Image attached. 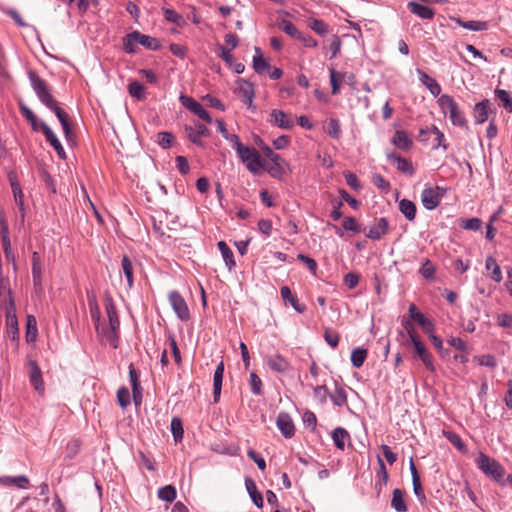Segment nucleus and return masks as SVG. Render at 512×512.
I'll use <instances>...</instances> for the list:
<instances>
[{"label":"nucleus","instance_id":"29","mask_svg":"<svg viewBox=\"0 0 512 512\" xmlns=\"http://www.w3.org/2000/svg\"><path fill=\"white\" fill-rule=\"evenodd\" d=\"M488 108L489 102L487 100L475 105L474 119L476 123L482 124L488 119Z\"/></svg>","mask_w":512,"mask_h":512},{"label":"nucleus","instance_id":"38","mask_svg":"<svg viewBox=\"0 0 512 512\" xmlns=\"http://www.w3.org/2000/svg\"><path fill=\"white\" fill-rule=\"evenodd\" d=\"M456 22L461 26L462 28L471 30V31H484L488 29L487 22L483 21H464L460 18L456 20Z\"/></svg>","mask_w":512,"mask_h":512},{"label":"nucleus","instance_id":"24","mask_svg":"<svg viewBox=\"0 0 512 512\" xmlns=\"http://www.w3.org/2000/svg\"><path fill=\"white\" fill-rule=\"evenodd\" d=\"M418 74L421 83L426 86L433 96H438L441 93V87L435 79L431 78L422 70H418Z\"/></svg>","mask_w":512,"mask_h":512},{"label":"nucleus","instance_id":"46","mask_svg":"<svg viewBox=\"0 0 512 512\" xmlns=\"http://www.w3.org/2000/svg\"><path fill=\"white\" fill-rule=\"evenodd\" d=\"M498 100L501 102L502 106L509 112H512V98L506 90L497 89L495 91Z\"/></svg>","mask_w":512,"mask_h":512},{"label":"nucleus","instance_id":"57","mask_svg":"<svg viewBox=\"0 0 512 512\" xmlns=\"http://www.w3.org/2000/svg\"><path fill=\"white\" fill-rule=\"evenodd\" d=\"M249 383L252 393L255 395H260L262 392V381L255 372L250 374Z\"/></svg>","mask_w":512,"mask_h":512},{"label":"nucleus","instance_id":"31","mask_svg":"<svg viewBox=\"0 0 512 512\" xmlns=\"http://www.w3.org/2000/svg\"><path fill=\"white\" fill-rule=\"evenodd\" d=\"M388 157H389V159H391L397 163V169L399 171H401L405 174H408V175L414 174V169L412 167V164L407 159L402 158L401 156L396 155V154H391Z\"/></svg>","mask_w":512,"mask_h":512},{"label":"nucleus","instance_id":"61","mask_svg":"<svg viewBox=\"0 0 512 512\" xmlns=\"http://www.w3.org/2000/svg\"><path fill=\"white\" fill-rule=\"evenodd\" d=\"M342 226L347 231H352L355 233L360 232V226L358 225V223L354 217H346L343 220Z\"/></svg>","mask_w":512,"mask_h":512},{"label":"nucleus","instance_id":"16","mask_svg":"<svg viewBox=\"0 0 512 512\" xmlns=\"http://www.w3.org/2000/svg\"><path fill=\"white\" fill-rule=\"evenodd\" d=\"M266 362L269 368L277 373H286L291 369L290 362L280 354L267 357Z\"/></svg>","mask_w":512,"mask_h":512},{"label":"nucleus","instance_id":"45","mask_svg":"<svg viewBox=\"0 0 512 512\" xmlns=\"http://www.w3.org/2000/svg\"><path fill=\"white\" fill-rule=\"evenodd\" d=\"M326 132L334 139H339L341 136V127L338 119L331 118L326 126Z\"/></svg>","mask_w":512,"mask_h":512},{"label":"nucleus","instance_id":"33","mask_svg":"<svg viewBox=\"0 0 512 512\" xmlns=\"http://www.w3.org/2000/svg\"><path fill=\"white\" fill-rule=\"evenodd\" d=\"M135 36H137L138 44H141L142 46H144L147 49L158 50L160 47L158 40L154 37H151V36H148L145 34H141L138 31H136Z\"/></svg>","mask_w":512,"mask_h":512},{"label":"nucleus","instance_id":"17","mask_svg":"<svg viewBox=\"0 0 512 512\" xmlns=\"http://www.w3.org/2000/svg\"><path fill=\"white\" fill-rule=\"evenodd\" d=\"M42 133L44 134L47 142H49L50 145L54 148L57 155L61 159H65V150H64L61 142L59 141V139L56 137L55 133L52 131V129L47 124L42 125Z\"/></svg>","mask_w":512,"mask_h":512},{"label":"nucleus","instance_id":"13","mask_svg":"<svg viewBox=\"0 0 512 512\" xmlns=\"http://www.w3.org/2000/svg\"><path fill=\"white\" fill-rule=\"evenodd\" d=\"M185 133L192 143L202 145L201 139L202 137H207L209 135V130L205 125L197 122L194 127L185 126Z\"/></svg>","mask_w":512,"mask_h":512},{"label":"nucleus","instance_id":"30","mask_svg":"<svg viewBox=\"0 0 512 512\" xmlns=\"http://www.w3.org/2000/svg\"><path fill=\"white\" fill-rule=\"evenodd\" d=\"M391 506L394 508L397 512H406L407 506L404 499V492L400 489H394L392 500H391Z\"/></svg>","mask_w":512,"mask_h":512},{"label":"nucleus","instance_id":"21","mask_svg":"<svg viewBox=\"0 0 512 512\" xmlns=\"http://www.w3.org/2000/svg\"><path fill=\"white\" fill-rule=\"evenodd\" d=\"M129 377L130 382L132 385V393H133V399L136 405H139L141 403L142 399V389L139 382V374L137 371L133 368H130L129 371Z\"/></svg>","mask_w":512,"mask_h":512},{"label":"nucleus","instance_id":"20","mask_svg":"<svg viewBox=\"0 0 512 512\" xmlns=\"http://www.w3.org/2000/svg\"><path fill=\"white\" fill-rule=\"evenodd\" d=\"M388 232V221L386 218H379L374 226L367 233V237L372 240H380Z\"/></svg>","mask_w":512,"mask_h":512},{"label":"nucleus","instance_id":"12","mask_svg":"<svg viewBox=\"0 0 512 512\" xmlns=\"http://www.w3.org/2000/svg\"><path fill=\"white\" fill-rule=\"evenodd\" d=\"M276 425L284 437L291 438L294 436L295 425L293 423L291 416L288 413H279L277 416Z\"/></svg>","mask_w":512,"mask_h":512},{"label":"nucleus","instance_id":"3","mask_svg":"<svg viewBox=\"0 0 512 512\" xmlns=\"http://www.w3.org/2000/svg\"><path fill=\"white\" fill-rule=\"evenodd\" d=\"M475 463L477 467L488 477H491L496 482L504 485V476L505 469L504 467L497 462L495 459L489 457L488 455L480 452L477 458L475 459Z\"/></svg>","mask_w":512,"mask_h":512},{"label":"nucleus","instance_id":"6","mask_svg":"<svg viewBox=\"0 0 512 512\" xmlns=\"http://www.w3.org/2000/svg\"><path fill=\"white\" fill-rule=\"evenodd\" d=\"M409 347L413 348L414 356L417 357L423 363V365L425 366V368L428 371H430L432 373H434L436 371L434 358H433L432 354L429 352V350L427 349V347L424 344V342L422 341V339L410 344Z\"/></svg>","mask_w":512,"mask_h":512},{"label":"nucleus","instance_id":"63","mask_svg":"<svg viewBox=\"0 0 512 512\" xmlns=\"http://www.w3.org/2000/svg\"><path fill=\"white\" fill-rule=\"evenodd\" d=\"M359 279L357 273L350 272L344 276V283L349 289H353L358 285Z\"/></svg>","mask_w":512,"mask_h":512},{"label":"nucleus","instance_id":"55","mask_svg":"<svg viewBox=\"0 0 512 512\" xmlns=\"http://www.w3.org/2000/svg\"><path fill=\"white\" fill-rule=\"evenodd\" d=\"M117 401L122 408H126L130 404V393L126 387L118 389Z\"/></svg>","mask_w":512,"mask_h":512},{"label":"nucleus","instance_id":"52","mask_svg":"<svg viewBox=\"0 0 512 512\" xmlns=\"http://www.w3.org/2000/svg\"><path fill=\"white\" fill-rule=\"evenodd\" d=\"M171 431H172L175 441L182 439L184 430H183L182 422L179 418L174 417L171 420Z\"/></svg>","mask_w":512,"mask_h":512},{"label":"nucleus","instance_id":"11","mask_svg":"<svg viewBox=\"0 0 512 512\" xmlns=\"http://www.w3.org/2000/svg\"><path fill=\"white\" fill-rule=\"evenodd\" d=\"M170 304L181 320H188L190 317L189 309L184 298L176 291L169 295Z\"/></svg>","mask_w":512,"mask_h":512},{"label":"nucleus","instance_id":"19","mask_svg":"<svg viewBox=\"0 0 512 512\" xmlns=\"http://www.w3.org/2000/svg\"><path fill=\"white\" fill-rule=\"evenodd\" d=\"M32 276L35 287H41L42 283V259L38 252H33L31 257Z\"/></svg>","mask_w":512,"mask_h":512},{"label":"nucleus","instance_id":"5","mask_svg":"<svg viewBox=\"0 0 512 512\" xmlns=\"http://www.w3.org/2000/svg\"><path fill=\"white\" fill-rule=\"evenodd\" d=\"M243 150L237 153L239 158L251 173L257 174L263 168L260 153L255 148L248 146H245Z\"/></svg>","mask_w":512,"mask_h":512},{"label":"nucleus","instance_id":"58","mask_svg":"<svg viewBox=\"0 0 512 512\" xmlns=\"http://www.w3.org/2000/svg\"><path fill=\"white\" fill-rule=\"evenodd\" d=\"M324 339L332 348H336L338 346L340 336L336 331L328 328L324 332Z\"/></svg>","mask_w":512,"mask_h":512},{"label":"nucleus","instance_id":"42","mask_svg":"<svg viewBox=\"0 0 512 512\" xmlns=\"http://www.w3.org/2000/svg\"><path fill=\"white\" fill-rule=\"evenodd\" d=\"M128 91L132 97H135L138 100L145 99V88L144 86L138 82L133 81L128 85Z\"/></svg>","mask_w":512,"mask_h":512},{"label":"nucleus","instance_id":"32","mask_svg":"<svg viewBox=\"0 0 512 512\" xmlns=\"http://www.w3.org/2000/svg\"><path fill=\"white\" fill-rule=\"evenodd\" d=\"M485 267L488 271H491L490 277L494 281L500 282L502 280L501 269L497 264L496 260L492 256L487 257Z\"/></svg>","mask_w":512,"mask_h":512},{"label":"nucleus","instance_id":"44","mask_svg":"<svg viewBox=\"0 0 512 512\" xmlns=\"http://www.w3.org/2000/svg\"><path fill=\"white\" fill-rule=\"evenodd\" d=\"M121 266H122V271H123L124 275L126 276L128 286L132 287V285H133V265H132V262L130 261V259L128 258V256H126V255L123 256Z\"/></svg>","mask_w":512,"mask_h":512},{"label":"nucleus","instance_id":"34","mask_svg":"<svg viewBox=\"0 0 512 512\" xmlns=\"http://www.w3.org/2000/svg\"><path fill=\"white\" fill-rule=\"evenodd\" d=\"M217 245L228 269L231 270L235 266L233 252L224 241H219Z\"/></svg>","mask_w":512,"mask_h":512},{"label":"nucleus","instance_id":"59","mask_svg":"<svg viewBox=\"0 0 512 512\" xmlns=\"http://www.w3.org/2000/svg\"><path fill=\"white\" fill-rule=\"evenodd\" d=\"M331 400L337 406H343L347 402L346 392L343 388H337L335 392L331 395Z\"/></svg>","mask_w":512,"mask_h":512},{"label":"nucleus","instance_id":"2","mask_svg":"<svg viewBox=\"0 0 512 512\" xmlns=\"http://www.w3.org/2000/svg\"><path fill=\"white\" fill-rule=\"evenodd\" d=\"M29 79L33 90L35 91L38 99L48 109L53 111L58 118L66 138L68 139L71 135V126L69 123L68 114L60 107L59 102L55 99L52 94L50 86L45 80L40 78L35 72H29Z\"/></svg>","mask_w":512,"mask_h":512},{"label":"nucleus","instance_id":"8","mask_svg":"<svg viewBox=\"0 0 512 512\" xmlns=\"http://www.w3.org/2000/svg\"><path fill=\"white\" fill-rule=\"evenodd\" d=\"M268 122L281 129L290 130L294 127V121L291 115L279 109H273L269 114Z\"/></svg>","mask_w":512,"mask_h":512},{"label":"nucleus","instance_id":"1","mask_svg":"<svg viewBox=\"0 0 512 512\" xmlns=\"http://www.w3.org/2000/svg\"><path fill=\"white\" fill-rule=\"evenodd\" d=\"M88 305L97 334L105 339L113 348H117L120 321L112 297L107 295L104 300L108 324L101 323L100 307L94 296L89 297Z\"/></svg>","mask_w":512,"mask_h":512},{"label":"nucleus","instance_id":"25","mask_svg":"<svg viewBox=\"0 0 512 512\" xmlns=\"http://www.w3.org/2000/svg\"><path fill=\"white\" fill-rule=\"evenodd\" d=\"M408 8L413 14L419 16L422 19H432L434 17V11L431 8L419 3L410 2L408 4Z\"/></svg>","mask_w":512,"mask_h":512},{"label":"nucleus","instance_id":"28","mask_svg":"<svg viewBox=\"0 0 512 512\" xmlns=\"http://www.w3.org/2000/svg\"><path fill=\"white\" fill-rule=\"evenodd\" d=\"M399 210L409 221H413L416 217V205L408 199H402L399 202Z\"/></svg>","mask_w":512,"mask_h":512},{"label":"nucleus","instance_id":"4","mask_svg":"<svg viewBox=\"0 0 512 512\" xmlns=\"http://www.w3.org/2000/svg\"><path fill=\"white\" fill-rule=\"evenodd\" d=\"M438 104L444 113H449V118L454 125L467 127V120L464 114L451 96L447 94L441 95L438 98Z\"/></svg>","mask_w":512,"mask_h":512},{"label":"nucleus","instance_id":"23","mask_svg":"<svg viewBox=\"0 0 512 512\" xmlns=\"http://www.w3.org/2000/svg\"><path fill=\"white\" fill-rule=\"evenodd\" d=\"M392 142L395 146L402 150H408L413 143L410 135L403 130H397L395 132Z\"/></svg>","mask_w":512,"mask_h":512},{"label":"nucleus","instance_id":"62","mask_svg":"<svg viewBox=\"0 0 512 512\" xmlns=\"http://www.w3.org/2000/svg\"><path fill=\"white\" fill-rule=\"evenodd\" d=\"M420 273L425 279H431L434 276L435 268L429 260H426L420 268Z\"/></svg>","mask_w":512,"mask_h":512},{"label":"nucleus","instance_id":"49","mask_svg":"<svg viewBox=\"0 0 512 512\" xmlns=\"http://www.w3.org/2000/svg\"><path fill=\"white\" fill-rule=\"evenodd\" d=\"M269 63L263 58V55H254L253 57V68L256 73L262 74L269 68Z\"/></svg>","mask_w":512,"mask_h":512},{"label":"nucleus","instance_id":"64","mask_svg":"<svg viewBox=\"0 0 512 512\" xmlns=\"http://www.w3.org/2000/svg\"><path fill=\"white\" fill-rule=\"evenodd\" d=\"M497 324L504 328L512 327V315L503 313L497 316Z\"/></svg>","mask_w":512,"mask_h":512},{"label":"nucleus","instance_id":"56","mask_svg":"<svg viewBox=\"0 0 512 512\" xmlns=\"http://www.w3.org/2000/svg\"><path fill=\"white\" fill-rule=\"evenodd\" d=\"M262 150L265 157H267L276 166L281 167L283 159L279 154L275 153L269 146L263 147Z\"/></svg>","mask_w":512,"mask_h":512},{"label":"nucleus","instance_id":"9","mask_svg":"<svg viewBox=\"0 0 512 512\" xmlns=\"http://www.w3.org/2000/svg\"><path fill=\"white\" fill-rule=\"evenodd\" d=\"M180 100L183 104V106L197 115L199 118L204 120L207 123H211L212 119L209 115V113L204 109V107L197 102L194 98L188 97V96H181Z\"/></svg>","mask_w":512,"mask_h":512},{"label":"nucleus","instance_id":"27","mask_svg":"<svg viewBox=\"0 0 512 512\" xmlns=\"http://www.w3.org/2000/svg\"><path fill=\"white\" fill-rule=\"evenodd\" d=\"M332 439L338 449L344 450L345 442L350 439V435L344 428L337 427L332 432Z\"/></svg>","mask_w":512,"mask_h":512},{"label":"nucleus","instance_id":"48","mask_svg":"<svg viewBox=\"0 0 512 512\" xmlns=\"http://www.w3.org/2000/svg\"><path fill=\"white\" fill-rule=\"evenodd\" d=\"M279 27L283 32L290 35L291 37L301 38V32L298 31V29L292 22L283 20L280 23Z\"/></svg>","mask_w":512,"mask_h":512},{"label":"nucleus","instance_id":"51","mask_svg":"<svg viewBox=\"0 0 512 512\" xmlns=\"http://www.w3.org/2000/svg\"><path fill=\"white\" fill-rule=\"evenodd\" d=\"M174 142V136L170 132H160L157 134V143L164 149L172 146Z\"/></svg>","mask_w":512,"mask_h":512},{"label":"nucleus","instance_id":"15","mask_svg":"<svg viewBox=\"0 0 512 512\" xmlns=\"http://www.w3.org/2000/svg\"><path fill=\"white\" fill-rule=\"evenodd\" d=\"M237 84V91L238 94L241 96L243 103L247 105L249 108H255L253 106V98L255 96L253 85L244 79H239L237 81Z\"/></svg>","mask_w":512,"mask_h":512},{"label":"nucleus","instance_id":"40","mask_svg":"<svg viewBox=\"0 0 512 512\" xmlns=\"http://www.w3.org/2000/svg\"><path fill=\"white\" fill-rule=\"evenodd\" d=\"M162 11L167 21L174 23L178 26H183L185 24L183 16L177 13L175 10L170 8H163Z\"/></svg>","mask_w":512,"mask_h":512},{"label":"nucleus","instance_id":"18","mask_svg":"<svg viewBox=\"0 0 512 512\" xmlns=\"http://www.w3.org/2000/svg\"><path fill=\"white\" fill-rule=\"evenodd\" d=\"M223 374H224V363L221 361L213 375V397L214 402L217 403L220 399L221 395V389H222V382H223Z\"/></svg>","mask_w":512,"mask_h":512},{"label":"nucleus","instance_id":"10","mask_svg":"<svg viewBox=\"0 0 512 512\" xmlns=\"http://www.w3.org/2000/svg\"><path fill=\"white\" fill-rule=\"evenodd\" d=\"M409 315L412 320H414L420 325L422 331L425 334H431L432 332H434L435 326L433 322L429 318H427L423 313H421L415 304H410Z\"/></svg>","mask_w":512,"mask_h":512},{"label":"nucleus","instance_id":"39","mask_svg":"<svg viewBox=\"0 0 512 512\" xmlns=\"http://www.w3.org/2000/svg\"><path fill=\"white\" fill-rule=\"evenodd\" d=\"M157 495L163 501L173 502L176 498L177 492L173 485H166L158 490Z\"/></svg>","mask_w":512,"mask_h":512},{"label":"nucleus","instance_id":"22","mask_svg":"<svg viewBox=\"0 0 512 512\" xmlns=\"http://www.w3.org/2000/svg\"><path fill=\"white\" fill-rule=\"evenodd\" d=\"M280 293L283 300L288 301L297 312L303 313L306 310V306L299 302L288 286L281 287Z\"/></svg>","mask_w":512,"mask_h":512},{"label":"nucleus","instance_id":"41","mask_svg":"<svg viewBox=\"0 0 512 512\" xmlns=\"http://www.w3.org/2000/svg\"><path fill=\"white\" fill-rule=\"evenodd\" d=\"M367 357V350L362 348H356L351 353V362L355 368H360Z\"/></svg>","mask_w":512,"mask_h":512},{"label":"nucleus","instance_id":"26","mask_svg":"<svg viewBox=\"0 0 512 512\" xmlns=\"http://www.w3.org/2000/svg\"><path fill=\"white\" fill-rule=\"evenodd\" d=\"M246 489L253 501V503L258 507H263V497L260 492L257 491V487L255 482L251 478H246L245 480Z\"/></svg>","mask_w":512,"mask_h":512},{"label":"nucleus","instance_id":"60","mask_svg":"<svg viewBox=\"0 0 512 512\" xmlns=\"http://www.w3.org/2000/svg\"><path fill=\"white\" fill-rule=\"evenodd\" d=\"M481 220L479 218H471L467 220H462L461 227L466 230L477 231L481 227Z\"/></svg>","mask_w":512,"mask_h":512},{"label":"nucleus","instance_id":"47","mask_svg":"<svg viewBox=\"0 0 512 512\" xmlns=\"http://www.w3.org/2000/svg\"><path fill=\"white\" fill-rule=\"evenodd\" d=\"M136 31L129 33L123 39L124 50L127 53H135L136 45L138 44L137 36H135Z\"/></svg>","mask_w":512,"mask_h":512},{"label":"nucleus","instance_id":"53","mask_svg":"<svg viewBox=\"0 0 512 512\" xmlns=\"http://www.w3.org/2000/svg\"><path fill=\"white\" fill-rule=\"evenodd\" d=\"M309 27L319 35H325L328 32V25L322 20L310 19Z\"/></svg>","mask_w":512,"mask_h":512},{"label":"nucleus","instance_id":"14","mask_svg":"<svg viewBox=\"0 0 512 512\" xmlns=\"http://www.w3.org/2000/svg\"><path fill=\"white\" fill-rule=\"evenodd\" d=\"M29 366V380L31 385L35 388L39 393L44 392V383L42 379V373L39 365L35 360L28 361Z\"/></svg>","mask_w":512,"mask_h":512},{"label":"nucleus","instance_id":"43","mask_svg":"<svg viewBox=\"0 0 512 512\" xmlns=\"http://www.w3.org/2000/svg\"><path fill=\"white\" fill-rule=\"evenodd\" d=\"M431 131H432V134L435 136L432 148L438 149V148L442 147L443 150L446 151L448 146L445 143L444 134L435 125L431 126Z\"/></svg>","mask_w":512,"mask_h":512},{"label":"nucleus","instance_id":"37","mask_svg":"<svg viewBox=\"0 0 512 512\" xmlns=\"http://www.w3.org/2000/svg\"><path fill=\"white\" fill-rule=\"evenodd\" d=\"M346 73H340L334 69H330V84L332 87V94L337 95L340 91V85L344 82Z\"/></svg>","mask_w":512,"mask_h":512},{"label":"nucleus","instance_id":"7","mask_svg":"<svg viewBox=\"0 0 512 512\" xmlns=\"http://www.w3.org/2000/svg\"><path fill=\"white\" fill-rule=\"evenodd\" d=\"M444 194V190L438 186L425 188L421 193L423 206L428 210L435 209L439 205Z\"/></svg>","mask_w":512,"mask_h":512},{"label":"nucleus","instance_id":"54","mask_svg":"<svg viewBox=\"0 0 512 512\" xmlns=\"http://www.w3.org/2000/svg\"><path fill=\"white\" fill-rule=\"evenodd\" d=\"M6 325H7V332L9 335H18L17 318L10 311H8V313H7Z\"/></svg>","mask_w":512,"mask_h":512},{"label":"nucleus","instance_id":"35","mask_svg":"<svg viewBox=\"0 0 512 512\" xmlns=\"http://www.w3.org/2000/svg\"><path fill=\"white\" fill-rule=\"evenodd\" d=\"M37 321L36 318L32 315L27 316L26 323V340L28 343L34 342L37 338Z\"/></svg>","mask_w":512,"mask_h":512},{"label":"nucleus","instance_id":"36","mask_svg":"<svg viewBox=\"0 0 512 512\" xmlns=\"http://www.w3.org/2000/svg\"><path fill=\"white\" fill-rule=\"evenodd\" d=\"M402 325H403V327H404V329L406 331V334H407V339L405 341V345L406 346H410V344L421 340V337L418 335V333L416 332L415 327L413 326V324L410 321L403 320L402 321Z\"/></svg>","mask_w":512,"mask_h":512},{"label":"nucleus","instance_id":"50","mask_svg":"<svg viewBox=\"0 0 512 512\" xmlns=\"http://www.w3.org/2000/svg\"><path fill=\"white\" fill-rule=\"evenodd\" d=\"M0 482L4 484H13L19 488H26L29 483V480L26 476L21 475L17 477H6L4 479H1Z\"/></svg>","mask_w":512,"mask_h":512}]
</instances>
